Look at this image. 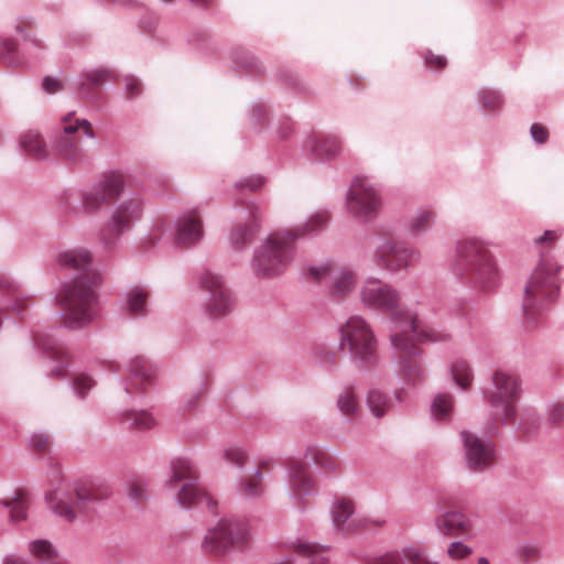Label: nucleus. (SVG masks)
<instances>
[{
	"mask_svg": "<svg viewBox=\"0 0 564 564\" xmlns=\"http://www.w3.org/2000/svg\"><path fill=\"white\" fill-rule=\"evenodd\" d=\"M57 270L73 275L63 282L54 295L55 306L65 326L82 328L97 315V288L101 275L93 268V254L86 248L58 250L54 254Z\"/></svg>",
	"mask_w": 564,
	"mask_h": 564,
	"instance_id": "nucleus-1",
	"label": "nucleus"
},
{
	"mask_svg": "<svg viewBox=\"0 0 564 564\" xmlns=\"http://www.w3.org/2000/svg\"><path fill=\"white\" fill-rule=\"evenodd\" d=\"M82 207L97 213L111 206L106 228L99 240L107 251L118 246L122 235L129 232L143 214V198L137 192H126V178L121 172L110 171L82 192Z\"/></svg>",
	"mask_w": 564,
	"mask_h": 564,
	"instance_id": "nucleus-2",
	"label": "nucleus"
},
{
	"mask_svg": "<svg viewBox=\"0 0 564 564\" xmlns=\"http://www.w3.org/2000/svg\"><path fill=\"white\" fill-rule=\"evenodd\" d=\"M328 213L319 210L306 223L293 229L269 235L254 250L251 269L256 276L272 279L281 275L293 262L296 254L295 241L305 236H315L328 225Z\"/></svg>",
	"mask_w": 564,
	"mask_h": 564,
	"instance_id": "nucleus-3",
	"label": "nucleus"
},
{
	"mask_svg": "<svg viewBox=\"0 0 564 564\" xmlns=\"http://www.w3.org/2000/svg\"><path fill=\"white\" fill-rule=\"evenodd\" d=\"M452 272L465 285L480 292L492 291L499 282L489 243L478 237H464L456 242Z\"/></svg>",
	"mask_w": 564,
	"mask_h": 564,
	"instance_id": "nucleus-4",
	"label": "nucleus"
},
{
	"mask_svg": "<svg viewBox=\"0 0 564 564\" xmlns=\"http://www.w3.org/2000/svg\"><path fill=\"white\" fill-rule=\"evenodd\" d=\"M338 348L347 351L351 365L359 371L371 372L380 365L379 340L369 322L360 315L349 316L338 327Z\"/></svg>",
	"mask_w": 564,
	"mask_h": 564,
	"instance_id": "nucleus-5",
	"label": "nucleus"
},
{
	"mask_svg": "<svg viewBox=\"0 0 564 564\" xmlns=\"http://www.w3.org/2000/svg\"><path fill=\"white\" fill-rule=\"evenodd\" d=\"M391 345L397 352L398 373L408 384L420 382L425 375L417 343L421 341H446L451 338L448 333H440L434 329H425L420 324L413 329L400 330L394 326V332L389 335Z\"/></svg>",
	"mask_w": 564,
	"mask_h": 564,
	"instance_id": "nucleus-6",
	"label": "nucleus"
},
{
	"mask_svg": "<svg viewBox=\"0 0 564 564\" xmlns=\"http://www.w3.org/2000/svg\"><path fill=\"white\" fill-rule=\"evenodd\" d=\"M562 269V264L552 257L539 260L524 288L522 307L528 322L534 323L543 310L556 300Z\"/></svg>",
	"mask_w": 564,
	"mask_h": 564,
	"instance_id": "nucleus-7",
	"label": "nucleus"
},
{
	"mask_svg": "<svg viewBox=\"0 0 564 564\" xmlns=\"http://www.w3.org/2000/svg\"><path fill=\"white\" fill-rule=\"evenodd\" d=\"M360 301L369 310L389 314V335L394 332V326H400V330H411L420 324L414 312L400 306L401 293L379 279L370 278L364 283Z\"/></svg>",
	"mask_w": 564,
	"mask_h": 564,
	"instance_id": "nucleus-8",
	"label": "nucleus"
},
{
	"mask_svg": "<svg viewBox=\"0 0 564 564\" xmlns=\"http://www.w3.org/2000/svg\"><path fill=\"white\" fill-rule=\"evenodd\" d=\"M79 129L86 138L95 139L91 122L76 118L74 111L68 112L62 117V127L52 143L53 153L70 166H82L89 162V150L78 133Z\"/></svg>",
	"mask_w": 564,
	"mask_h": 564,
	"instance_id": "nucleus-9",
	"label": "nucleus"
},
{
	"mask_svg": "<svg viewBox=\"0 0 564 564\" xmlns=\"http://www.w3.org/2000/svg\"><path fill=\"white\" fill-rule=\"evenodd\" d=\"M108 497V490L93 482H80L70 491L59 486L46 495L51 509L59 518L73 522L78 513H87L95 503Z\"/></svg>",
	"mask_w": 564,
	"mask_h": 564,
	"instance_id": "nucleus-10",
	"label": "nucleus"
},
{
	"mask_svg": "<svg viewBox=\"0 0 564 564\" xmlns=\"http://www.w3.org/2000/svg\"><path fill=\"white\" fill-rule=\"evenodd\" d=\"M197 479L195 464L187 457H177L170 463V474L165 485L176 492L175 501L178 506L189 508L205 502L209 509H213L215 502L197 485Z\"/></svg>",
	"mask_w": 564,
	"mask_h": 564,
	"instance_id": "nucleus-11",
	"label": "nucleus"
},
{
	"mask_svg": "<svg viewBox=\"0 0 564 564\" xmlns=\"http://www.w3.org/2000/svg\"><path fill=\"white\" fill-rule=\"evenodd\" d=\"M382 208V197L377 186L367 177L356 176L346 193L347 213L359 224L377 219Z\"/></svg>",
	"mask_w": 564,
	"mask_h": 564,
	"instance_id": "nucleus-12",
	"label": "nucleus"
},
{
	"mask_svg": "<svg viewBox=\"0 0 564 564\" xmlns=\"http://www.w3.org/2000/svg\"><path fill=\"white\" fill-rule=\"evenodd\" d=\"M249 541L250 531L246 521L220 519L207 531L202 545L205 552L221 555L247 545Z\"/></svg>",
	"mask_w": 564,
	"mask_h": 564,
	"instance_id": "nucleus-13",
	"label": "nucleus"
},
{
	"mask_svg": "<svg viewBox=\"0 0 564 564\" xmlns=\"http://www.w3.org/2000/svg\"><path fill=\"white\" fill-rule=\"evenodd\" d=\"M492 384L494 390L486 394L487 401L499 412L503 423H513L521 393L518 378L499 370L492 375Z\"/></svg>",
	"mask_w": 564,
	"mask_h": 564,
	"instance_id": "nucleus-14",
	"label": "nucleus"
},
{
	"mask_svg": "<svg viewBox=\"0 0 564 564\" xmlns=\"http://www.w3.org/2000/svg\"><path fill=\"white\" fill-rule=\"evenodd\" d=\"M420 252L406 241L384 238L380 240L373 251L376 264L390 273L406 272Z\"/></svg>",
	"mask_w": 564,
	"mask_h": 564,
	"instance_id": "nucleus-15",
	"label": "nucleus"
},
{
	"mask_svg": "<svg viewBox=\"0 0 564 564\" xmlns=\"http://www.w3.org/2000/svg\"><path fill=\"white\" fill-rule=\"evenodd\" d=\"M310 276L325 286L333 297H343L349 294L356 284L355 273L347 267L326 262L308 269Z\"/></svg>",
	"mask_w": 564,
	"mask_h": 564,
	"instance_id": "nucleus-16",
	"label": "nucleus"
},
{
	"mask_svg": "<svg viewBox=\"0 0 564 564\" xmlns=\"http://www.w3.org/2000/svg\"><path fill=\"white\" fill-rule=\"evenodd\" d=\"M199 285L208 293L205 307L212 317H223L232 311L235 301L220 274L212 270H204L199 275Z\"/></svg>",
	"mask_w": 564,
	"mask_h": 564,
	"instance_id": "nucleus-17",
	"label": "nucleus"
},
{
	"mask_svg": "<svg viewBox=\"0 0 564 564\" xmlns=\"http://www.w3.org/2000/svg\"><path fill=\"white\" fill-rule=\"evenodd\" d=\"M464 448L466 465L474 473L490 469L496 459V449L492 442L486 437L463 430L459 433Z\"/></svg>",
	"mask_w": 564,
	"mask_h": 564,
	"instance_id": "nucleus-18",
	"label": "nucleus"
},
{
	"mask_svg": "<svg viewBox=\"0 0 564 564\" xmlns=\"http://www.w3.org/2000/svg\"><path fill=\"white\" fill-rule=\"evenodd\" d=\"M330 517L336 532L343 534L356 532L369 524L381 525L383 523L381 520H369L356 513L352 501L346 498H339L334 501L330 508Z\"/></svg>",
	"mask_w": 564,
	"mask_h": 564,
	"instance_id": "nucleus-19",
	"label": "nucleus"
},
{
	"mask_svg": "<svg viewBox=\"0 0 564 564\" xmlns=\"http://www.w3.org/2000/svg\"><path fill=\"white\" fill-rule=\"evenodd\" d=\"M286 488L291 500L297 506H305L308 497L317 491L307 466L299 460H292L288 466Z\"/></svg>",
	"mask_w": 564,
	"mask_h": 564,
	"instance_id": "nucleus-20",
	"label": "nucleus"
},
{
	"mask_svg": "<svg viewBox=\"0 0 564 564\" xmlns=\"http://www.w3.org/2000/svg\"><path fill=\"white\" fill-rule=\"evenodd\" d=\"M155 381V370L150 361L141 356L130 359L127 365V378L123 382L128 397L143 394Z\"/></svg>",
	"mask_w": 564,
	"mask_h": 564,
	"instance_id": "nucleus-21",
	"label": "nucleus"
},
{
	"mask_svg": "<svg viewBox=\"0 0 564 564\" xmlns=\"http://www.w3.org/2000/svg\"><path fill=\"white\" fill-rule=\"evenodd\" d=\"M34 347L41 350V354L52 361L50 376L54 378H64L66 369L69 366L66 348L53 335L48 333L36 332L33 335Z\"/></svg>",
	"mask_w": 564,
	"mask_h": 564,
	"instance_id": "nucleus-22",
	"label": "nucleus"
},
{
	"mask_svg": "<svg viewBox=\"0 0 564 564\" xmlns=\"http://www.w3.org/2000/svg\"><path fill=\"white\" fill-rule=\"evenodd\" d=\"M116 79V73L107 66L86 69L78 77L77 94L87 102H97L102 98V86Z\"/></svg>",
	"mask_w": 564,
	"mask_h": 564,
	"instance_id": "nucleus-23",
	"label": "nucleus"
},
{
	"mask_svg": "<svg viewBox=\"0 0 564 564\" xmlns=\"http://www.w3.org/2000/svg\"><path fill=\"white\" fill-rule=\"evenodd\" d=\"M174 242L183 248L194 247L204 237V225L200 213L193 208L184 212L175 221L172 232Z\"/></svg>",
	"mask_w": 564,
	"mask_h": 564,
	"instance_id": "nucleus-24",
	"label": "nucleus"
},
{
	"mask_svg": "<svg viewBox=\"0 0 564 564\" xmlns=\"http://www.w3.org/2000/svg\"><path fill=\"white\" fill-rule=\"evenodd\" d=\"M304 152L314 162H328L343 154L344 145L335 134H311L304 142Z\"/></svg>",
	"mask_w": 564,
	"mask_h": 564,
	"instance_id": "nucleus-25",
	"label": "nucleus"
},
{
	"mask_svg": "<svg viewBox=\"0 0 564 564\" xmlns=\"http://www.w3.org/2000/svg\"><path fill=\"white\" fill-rule=\"evenodd\" d=\"M0 294L4 299V307L17 314L29 307L31 296L23 295L21 284L7 273H0Z\"/></svg>",
	"mask_w": 564,
	"mask_h": 564,
	"instance_id": "nucleus-26",
	"label": "nucleus"
},
{
	"mask_svg": "<svg viewBox=\"0 0 564 564\" xmlns=\"http://www.w3.org/2000/svg\"><path fill=\"white\" fill-rule=\"evenodd\" d=\"M434 527L442 535H458L471 530V521L463 512L451 510L436 516Z\"/></svg>",
	"mask_w": 564,
	"mask_h": 564,
	"instance_id": "nucleus-27",
	"label": "nucleus"
},
{
	"mask_svg": "<svg viewBox=\"0 0 564 564\" xmlns=\"http://www.w3.org/2000/svg\"><path fill=\"white\" fill-rule=\"evenodd\" d=\"M402 395L401 390L395 391L391 397L389 393L373 388L367 393V406L375 417L381 419L393 410L395 401H402Z\"/></svg>",
	"mask_w": 564,
	"mask_h": 564,
	"instance_id": "nucleus-28",
	"label": "nucleus"
},
{
	"mask_svg": "<svg viewBox=\"0 0 564 564\" xmlns=\"http://www.w3.org/2000/svg\"><path fill=\"white\" fill-rule=\"evenodd\" d=\"M149 291L143 286H132L123 294L122 310L132 317H142L148 313Z\"/></svg>",
	"mask_w": 564,
	"mask_h": 564,
	"instance_id": "nucleus-29",
	"label": "nucleus"
},
{
	"mask_svg": "<svg viewBox=\"0 0 564 564\" xmlns=\"http://www.w3.org/2000/svg\"><path fill=\"white\" fill-rule=\"evenodd\" d=\"M249 213L252 219L245 225L236 226L230 234V242L235 249L245 248L258 231L260 226V217L256 205L249 206Z\"/></svg>",
	"mask_w": 564,
	"mask_h": 564,
	"instance_id": "nucleus-30",
	"label": "nucleus"
},
{
	"mask_svg": "<svg viewBox=\"0 0 564 564\" xmlns=\"http://www.w3.org/2000/svg\"><path fill=\"white\" fill-rule=\"evenodd\" d=\"M436 214L431 207H421L409 218L406 230L410 237L417 238L425 235L433 227Z\"/></svg>",
	"mask_w": 564,
	"mask_h": 564,
	"instance_id": "nucleus-31",
	"label": "nucleus"
},
{
	"mask_svg": "<svg viewBox=\"0 0 564 564\" xmlns=\"http://www.w3.org/2000/svg\"><path fill=\"white\" fill-rule=\"evenodd\" d=\"M19 144L23 152L37 160H45L48 158L46 142L37 131L29 130L23 132L20 135Z\"/></svg>",
	"mask_w": 564,
	"mask_h": 564,
	"instance_id": "nucleus-32",
	"label": "nucleus"
},
{
	"mask_svg": "<svg viewBox=\"0 0 564 564\" xmlns=\"http://www.w3.org/2000/svg\"><path fill=\"white\" fill-rule=\"evenodd\" d=\"M304 458L313 462L318 468L327 474H337L340 470V463L338 459L315 445L306 448Z\"/></svg>",
	"mask_w": 564,
	"mask_h": 564,
	"instance_id": "nucleus-33",
	"label": "nucleus"
},
{
	"mask_svg": "<svg viewBox=\"0 0 564 564\" xmlns=\"http://www.w3.org/2000/svg\"><path fill=\"white\" fill-rule=\"evenodd\" d=\"M263 473L256 469L252 476H247L237 482L236 489L245 499H257L265 492V485L262 482Z\"/></svg>",
	"mask_w": 564,
	"mask_h": 564,
	"instance_id": "nucleus-34",
	"label": "nucleus"
},
{
	"mask_svg": "<svg viewBox=\"0 0 564 564\" xmlns=\"http://www.w3.org/2000/svg\"><path fill=\"white\" fill-rule=\"evenodd\" d=\"M0 506L9 510L10 520L19 522L26 518L28 514V494L23 489L14 491L12 497L0 499Z\"/></svg>",
	"mask_w": 564,
	"mask_h": 564,
	"instance_id": "nucleus-35",
	"label": "nucleus"
},
{
	"mask_svg": "<svg viewBox=\"0 0 564 564\" xmlns=\"http://www.w3.org/2000/svg\"><path fill=\"white\" fill-rule=\"evenodd\" d=\"M476 100L479 108L490 115H497L501 111L505 97L501 91L492 88H480L476 93Z\"/></svg>",
	"mask_w": 564,
	"mask_h": 564,
	"instance_id": "nucleus-36",
	"label": "nucleus"
},
{
	"mask_svg": "<svg viewBox=\"0 0 564 564\" xmlns=\"http://www.w3.org/2000/svg\"><path fill=\"white\" fill-rule=\"evenodd\" d=\"M120 420L130 429L145 431L155 426L156 420L147 410H124L120 413Z\"/></svg>",
	"mask_w": 564,
	"mask_h": 564,
	"instance_id": "nucleus-37",
	"label": "nucleus"
},
{
	"mask_svg": "<svg viewBox=\"0 0 564 564\" xmlns=\"http://www.w3.org/2000/svg\"><path fill=\"white\" fill-rule=\"evenodd\" d=\"M296 552L307 561V564H327L329 561L328 547L319 544L297 541Z\"/></svg>",
	"mask_w": 564,
	"mask_h": 564,
	"instance_id": "nucleus-38",
	"label": "nucleus"
},
{
	"mask_svg": "<svg viewBox=\"0 0 564 564\" xmlns=\"http://www.w3.org/2000/svg\"><path fill=\"white\" fill-rule=\"evenodd\" d=\"M336 405L339 412L348 420L359 414V400L352 388H345L337 397Z\"/></svg>",
	"mask_w": 564,
	"mask_h": 564,
	"instance_id": "nucleus-39",
	"label": "nucleus"
},
{
	"mask_svg": "<svg viewBox=\"0 0 564 564\" xmlns=\"http://www.w3.org/2000/svg\"><path fill=\"white\" fill-rule=\"evenodd\" d=\"M29 550L35 557L41 560L43 564H66L46 540H34L30 542Z\"/></svg>",
	"mask_w": 564,
	"mask_h": 564,
	"instance_id": "nucleus-40",
	"label": "nucleus"
},
{
	"mask_svg": "<svg viewBox=\"0 0 564 564\" xmlns=\"http://www.w3.org/2000/svg\"><path fill=\"white\" fill-rule=\"evenodd\" d=\"M0 59L13 68L26 64L24 57L20 55L18 43L9 37H0Z\"/></svg>",
	"mask_w": 564,
	"mask_h": 564,
	"instance_id": "nucleus-41",
	"label": "nucleus"
},
{
	"mask_svg": "<svg viewBox=\"0 0 564 564\" xmlns=\"http://www.w3.org/2000/svg\"><path fill=\"white\" fill-rule=\"evenodd\" d=\"M453 410V397L448 393H438L431 405V415L434 420L442 421L449 417Z\"/></svg>",
	"mask_w": 564,
	"mask_h": 564,
	"instance_id": "nucleus-42",
	"label": "nucleus"
},
{
	"mask_svg": "<svg viewBox=\"0 0 564 564\" xmlns=\"http://www.w3.org/2000/svg\"><path fill=\"white\" fill-rule=\"evenodd\" d=\"M451 372L454 381L462 389H467L471 382L473 373L469 364L464 359L453 361Z\"/></svg>",
	"mask_w": 564,
	"mask_h": 564,
	"instance_id": "nucleus-43",
	"label": "nucleus"
},
{
	"mask_svg": "<svg viewBox=\"0 0 564 564\" xmlns=\"http://www.w3.org/2000/svg\"><path fill=\"white\" fill-rule=\"evenodd\" d=\"M313 356L316 362L327 370H334L337 368L338 355L333 348L318 345L313 350Z\"/></svg>",
	"mask_w": 564,
	"mask_h": 564,
	"instance_id": "nucleus-44",
	"label": "nucleus"
},
{
	"mask_svg": "<svg viewBox=\"0 0 564 564\" xmlns=\"http://www.w3.org/2000/svg\"><path fill=\"white\" fill-rule=\"evenodd\" d=\"M96 386V381L86 372H78L72 381V390L78 399H85Z\"/></svg>",
	"mask_w": 564,
	"mask_h": 564,
	"instance_id": "nucleus-45",
	"label": "nucleus"
},
{
	"mask_svg": "<svg viewBox=\"0 0 564 564\" xmlns=\"http://www.w3.org/2000/svg\"><path fill=\"white\" fill-rule=\"evenodd\" d=\"M234 63L238 70H246L254 74L261 73V66L259 65L258 59L250 53L243 51L237 52Z\"/></svg>",
	"mask_w": 564,
	"mask_h": 564,
	"instance_id": "nucleus-46",
	"label": "nucleus"
},
{
	"mask_svg": "<svg viewBox=\"0 0 564 564\" xmlns=\"http://www.w3.org/2000/svg\"><path fill=\"white\" fill-rule=\"evenodd\" d=\"M223 458L232 466L242 468L248 460V453L241 446L229 445L224 449Z\"/></svg>",
	"mask_w": 564,
	"mask_h": 564,
	"instance_id": "nucleus-47",
	"label": "nucleus"
},
{
	"mask_svg": "<svg viewBox=\"0 0 564 564\" xmlns=\"http://www.w3.org/2000/svg\"><path fill=\"white\" fill-rule=\"evenodd\" d=\"M402 553L409 564H441L437 561L430 560L426 553L416 546L404 547Z\"/></svg>",
	"mask_w": 564,
	"mask_h": 564,
	"instance_id": "nucleus-48",
	"label": "nucleus"
},
{
	"mask_svg": "<svg viewBox=\"0 0 564 564\" xmlns=\"http://www.w3.org/2000/svg\"><path fill=\"white\" fill-rule=\"evenodd\" d=\"M264 181L265 180L262 176H247L237 181L235 183V188L238 193L257 192L261 189Z\"/></svg>",
	"mask_w": 564,
	"mask_h": 564,
	"instance_id": "nucleus-49",
	"label": "nucleus"
},
{
	"mask_svg": "<svg viewBox=\"0 0 564 564\" xmlns=\"http://www.w3.org/2000/svg\"><path fill=\"white\" fill-rule=\"evenodd\" d=\"M471 554V549L460 541L452 542L447 547V555L452 560H462Z\"/></svg>",
	"mask_w": 564,
	"mask_h": 564,
	"instance_id": "nucleus-50",
	"label": "nucleus"
},
{
	"mask_svg": "<svg viewBox=\"0 0 564 564\" xmlns=\"http://www.w3.org/2000/svg\"><path fill=\"white\" fill-rule=\"evenodd\" d=\"M124 82H126L124 93H126L127 99L131 100L141 95L142 84L137 77H134L132 75H128L124 77Z\"/></svg>",
	"mask_w": 564,
	"mask_h": 564,
	"instance_id": "nucleus-51",
	"label": "nucleus"
},
{
	"mask_svg": "<svg viewBox=\"0 0 564 564\" xmlns=\"http://www.w3.org/2000/svg\"><path fill=\"white\" fill-rule=\"evenodd\" d=\"M547 417L552 424L561 425L564 423V404L562 402H553L549 405Z\"/></svg>",
	"mask_w": 564,
	"mask_h": 564,
	"instance_id": "nucleus-52",
	"label": "nucleus"
},
{
	"mask_svg": "<svg viewBox=\"0 0 564 564\" xmlns=\"http://www.w3.org/2000/svg\"><path fill=\"white\" fill-rule=\"evenodd\" d=\"M50 436L45 433H33L29 438V445L33 451L45 452L50 446Z\"/></svg>",
	"mask_w": 564,
	"mask_h": 564,
	"instance_id": "nucleus-53",
	"label": "nucleus"
},
{
	"mask_svg": "<svg viewBox=\"0 0 564 564\" xmlns=\"http://www.w3.org/2000/svg\"><path fill=\"white\" fill-rule=\"evenodd\" d=\"M249 116L253 124L260 126L267 116V109L262 104L254 102L250 107Z\"/></svg>",
	"mask_w": 564,
	"mask_h": 564,
	"instance_id": "nucleus-54",
	"label": "nucleus"
},
{
	"mask_svg": "<svg viewBox=\"0 0 564 564\" xmlns=\"http://www.w3.org/2000/svg\"><path fill=\"white\" fill-rule=\"evenodd\" d=\"M42 88L46 94H56L63 90L64 85L62 80L52 76H46L42 80Z\"/></svg>",
	"mask_w": 564,
	"mask_h": 564,
	"instance_id": "nucleus-55",
	"label": "nucleus"
},
{
	"mask_svg": "<svg viewBox=\"0 0 564 564\" xmlns=\"http://www.w3.org/2000/svg\"><path fill=\"white\" fill-rule=\"evenodd\" d=\"M531 138L538 144H544L547 140V130L540 123H533L530 128Z\"/></svg>",
	"mask_w": 564,
	"mask_h": 564,
	"instance_id": "nucleus-56",
	"label": "nucleus"
},
{
	"mask_svg": "<svg viewBox=\"0 0 564 564\" xmlns=\"http://www.w3.org/2000/svg\"><path fill=\"white\" fill-rule=\"evenodd\" d=\"M147 492L141 482H133L129 488V498L134 503H140L143 499H145Z\"/></svg>",
	"mask_w": 564,
	"mask_h": 564,
	"instance_id": "nucleus-57",
	"label": "nucleus"
},
{
	"mask_svg": "<svg viewBox=\"0 0 564 564\" xmlns=\"http://www.w3.org/2000/svg\"><path fill=\"white\" fill-rule=\"evenodd\" d=\"M560 235L555 230H545L540 237L534 239L536 246L551 247L557 240Z\"/></svg>",
	"mask_w": 564,
	"mask_h": 564,
	"instance_id": "nucleus-58",
	"label": "nucleus"
},
{
	"mask_svg": "<svg viewBox=\"0 0 564 564\" xmlns=\"http://www.w3.org/2000/svg\"><path fill=\"white\" fill-rule=\"evenodd\" d=\"M368 564H402V560L398 553H387L371 558Z\"/></svg>",
	"mask_w": 564,
	"mask_h": 564,
	"instance_id": "nucleus-59",
	"label": "nucleus"
},
{
	"mask_svg": "<svg viewBox=\"0 0 564 564\" xmlns=\"http://www.w3.org/2000/svg\"><path fill=\"white\" fill-rule=\"evenodd\" d=\"M425 65L432 69H442L446 65V58L442 55L429 53L424 56Z\"/></svg>",
	"mask_w": 564,
	"mask_h": 564,
	"instance_id": "nucleus-60",
	"label": "nucleus"
},
{
	"mask_svg": "<svg viewBox=\"0 0 564 564\" xmlns=\"http://www.w3.org/2000/svg\"><path fill=\"white\" fill-rule=\"evenodd\" d=\"M140 23H141V26L147 32H152L155 29V26H156L158 18L153 17V15L144 17V18L141 19Z\"/></svg>",
	"mask_w": 564,
	"mask_h": 564,
	"instance_id": "nucleus-61",
	"label": "nucleus"
},
{
	"mask_svg": "<svg viewBox=\"0 0 564 564\" xmlns=\"http://www.w3.org/2000/svg\"><path fill=\"white\" fill-rule=\"evenodd\" d=\"M293 131V124L291 121L286 120L281 124V127L278 130L279 137L281 139L288 138V135Z\"/></svg>",
	"mask_w": 564,
	"mask_h": 564,
	"instance_id": "nucleus-62",
	"label": "nucleus"
},
{
	"mask_svg": "<svg viewBox=\"0 0 564 564\" xmlns=\"http://www.w3.org/2000/svg\"><path fill=\"white\" fill-rule=\"evenodd\" d=\"M3 564H31L25 558L15 555V554H9L3 558Z\"/></svg>",
	"mask_w": 564,
	"mask_h": 564,
	"instance_id": "nucleus-63",
	"label": "nucleus"
},
{
	"mask_svg": "<svg viewBox=\"0 0 564 564\" xmlns=\"http://www.w3.org/2000/svg\"><path fill=\"white\" fill-rule=\"evenodd\" d=\"M120 8H137L139 6L137 0H107Z\"/></svg>",
	"mask_w": 564,
	"mask_h": 564,
	"instance_id": "nucleus-64",
	"label": "nucleus"
}]
</instances>
